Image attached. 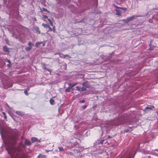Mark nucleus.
Segmentation results:
<instances>
[{"label": "nucleus", "instance_id": "1", "mask_svg": "<svg viewBox=\"0 0 158 158\" xmlns=\"http://www.w3.org/2000/svg\"><path fill=\"white\" fill-rule=\"evenodd\" d=\"M113 6L115 7V9H114V10L116 12V15L120 16L121 15V11L120 10V7H118L116 5L114 4L113 5Z\"/></svg>", "mask_w": 158, "mask_h": 158}, {"label": "nucleus", "instance_id": "2", "mask_svg": "<svg viewBox=\"0 0 158 158\" xmlns=\"http://www.w3.org/2000/svg\"><path fill=\"white\" fill-rule=\"evenodd\" d=\"M136 17H137V16L133 15L132 16L128 17L126 19H125L124 20L125 22L127 23L129 22L132 21Z\"/></svg>", "mask_w": 158, "mask_h": 158}, {"label": "nucleus", "instance_id": "3", "mask_svg": "<svg viewBox=\"0 0 158 158\" xmlns=\"http://www.w3.org/2000/svg\"><path fill=\"white\" fill-rule=\"evenodd\" d=\"M6 110L8 111V114H10V116L14 119V116L12 113L11 111L9 110V109H10V108L8 105L7 104H6Z\"/></svg>", "mask_w": 158, "mask_h": 158}, {"label": "nucleus", "instance_id": "4", "mask_svg": "<svg viewBox=\"0 0 158 158\" xmlns=\"http://www.w3.org/2000/svg\"><path fill=\"white\" fill-rule=\"evenodd\" d=\"M6 149L7 150L9 153L11 154V153H13L15 151V148L14 147H12L11 148H10L8 149L6 148Z\"/></svg>", "mask_w": 158, "mask_h": 158}, {"label": "nucleus", "instance_id": "5", "mask_svg": "<svg viewBox=\"0 0 158 158\" xmlns=\"http://www.w3.org/2000/svg\"><path fill=\"white\" fill-rule=\"evenodd\" d=\"M31 140L32 143L35 142H40V141L39 140H38V139L35 137H32L31 138Z\"/></svg>", "mask_w": 158, "mask_h": 158}, {"label": "nucleus", "instance_id": "6", "mask_svg": "<svg viewBox=\"0 0 158 158\" xmlns=\"http://www.w3.org/2000/svg\"><path fill=\"white\" fill-rule=\"evenodd\" d=\"M41 44H43V46H44L45 45V43H44L42 42H40L36 43L35 44V46L36 47H38V46Z\"/></svg>", "mask_w": 158, "mask_h": 158}, {"label": "nucleus", "instance_id": "7", "mask_svg": "<svg viewBox=\"0 0 158 158\" xmlns=\"http://www.w3.org/2000/svg\"><path fill=\"white\" fill-rule=\"evenodd\" d=\"M154 108V106H148L146 107L145 109H150L151 110Z\"/></svg>", "mask_w": 158, "mask_h": 158}, {"label": "nucleus", "instance_id": "8", "mask_svg": "<svg viewBox=\"0 0 158 158\" xmlns=\"http://www.w3.org/2000/svg\"><path fill=\"white\" fill-rule=\"evenodd\" d=\"M46 156L45 155H43L42 154H40L38 156V158H46Z\"/></svg>", "mask_w": 158, "mask_h": 158}, {"label": "nucleus", "instance_id": "9", "mask_svg": "<svg viewBox=\"0 0 158 158\" xmlns=\"http://www.w3.org/2000/svg\"><path fill=\"white\" fill-rule=\"evenodd\" d=\"M25 144L27 145H30L31 144L30 141L28 139H26L25 140Z\"/></svg>", "mask_w": 158, "mask_h": 158}, {"label": "nucleus", "instance_id": "10", "mask_svg": "<svg viewBox=\"0 0 158 158\" xmlns=\"http://www.w3.org/2000/svg\"><path fill=\"white\" fill-rule=\"evenodd\" d=\"M83 86L86 87V88H89V85H88L87 82H84L82 84Z\"/></svg>", "mask_w": 158, "mask_h": 158}, {"label": "nucleus", "instance_id": "11", "mask_svg": "<svg viewBox=\"0 0 158 158\" xmlns=\"http://www.w3.org/2000/svg\"><path fill=\"white\" fill-rule=\"evenodd\" d=\"M35 30L38 32L39 34L40 33V30L39 28L38 27H35Z\"/></svg>", "mask_w": 158, "mask_h": 158}, {"label": "nucleus", "instance_id": "12", "mask_svg": "<svg viewBox=\"0 0 158 158\" xmlns=\"http://www.w3.org/2000/svg\"><path fill=\"white\" fill-rule=\"evenodd\" d=\"M50 102L51 105H53L54 102V100L52 98H51L50 100Z\"/></svg>", "mask_w": 158, "mask_h": 158}, {"label": "nucleus", "instance_id": "13", "mask_svg": "<svg viewBox=\"0 0 158 158\" xmlns=\"http://www.w3.org/2000/svg\"><path fill=\"white\" fill-rule=\"evenodd\" d=\"M28 45L29 46V47L32 48V47L34 46V44H32L31 42H30L28 44Z\"/></svg>", "mask_w": 158, "mask_h": 158}, {"label": "nucleus", "instance_id": "14", "mask_svg": "<svg viewBox=\"0 0 158 158\" xmlns=\"http://www.w3.org/2000/svg\"><path fill=\"white\" fill-rule=\"evenodd\" d=\"M42 25L45 28H48L49 26L47 24H45L44 23L42 24Z\"/></svg>", "mask_w": 158, "mask_h": 158}, {"label": "nucleus", "instance_id": "15", "mask_svg": "<svg viewBox=\"0 0 158 158\" xmlns=\"http://www.w3.org/2000/svg\"><path fill=\"white\" fill-rule=\"evenodd\" d=\"M48 21H49V22L50 25L51 26H52L53 25V22L51 20L49 19H48Z\"/></svg>", "mask_w": 158, "mask_h": 158}, {"label": "nucleus", "instance_id": "16", "mask_svg": "<svg viewBox=\"0 0 158 158\" xmlns=\"http://www.w3.org/2000/svg\"><path fill=\"white\" fill-rule=\"evenodd\" d=\"M3 48L4 51L8 52V48L6 46L4 47Z\"/></svg>", "mask_w": 158, "mask_h": 158}, {"label": "nucleus", "instance_id": "17", "mask_svg": "<svg viewBox=\"0 0 158 158\" xmlns=\"http://www.w3.org/2000/svg\"><path fill=\"white\" fill-rule=\"evenodd\" d=\"M58 148L60 152L63 151H64V149L62 147H58Z\"/></svg>", "mask_w": 158, "mask_h": 158}, {"label": "nucleus", "instance_id": "18", "mask_svg": "<svg viewBox=\"0 0 158 158\" xmlns=\"http://www.w3.org/2000/svg\"><path fill=\"white\" fill-rule=\"evenodd\" d=\"M3 130L4 129H0V132L2 136L3 135H4V134L2 133Z\"/></svg>", "mask_w": 158, "mask_h": 158}, {"label": "nucleus", "instance_id": "19", "mask_svg": "<svg viewBox=\"0 0 158 158\" xmlns=\"http://www.w3.org/2000/svg\"><path fill=\"white\" fill-rule=\"evenodd\" d=\"M86 87H84L83 86L82 88H81V91H85L86 90Z\"/></svg>", "mask_w": 158, "mask_h": 158}, {"label": "nucleus", "instance_id": "20", "mask_svg": "<svg viewBox=\"0 0 158 158\" xmlns=\"http://www.w3.org/2000/svg\"><path fill=\"white\" fill-rule=\"evenodd\" d=\"M120 9H121L122 10H123L124 11H125L127 9L126 8H123L122 7H120Z\"/></svg>", "mask_w": 158, "mask_h": 158}, {"label": "nucleus", "instance_id": "21", "mask_svg": "<svg viewBox=\"0 0 158 158\" xmlns=\"http://www.w3.org/2000/svg\"><path fill=\"white\" fill-rule=\"evenodd\" d=\"M31 47H28L26 48H25V49L27 51H29L30 50H31Z\"/></svg>", "mask_w": 158, "mask_h": 158}, {"label": "nucleus", "instance_id": "22", "mask_svg": "<svg viewBox=\"0 0 158 158\" xmlns=\"http://www.w3.org/2000/svg\"><path fill=\"white\" fill-rule=\"evenodd\" d=\"M76 89L77 90H78V91H80V89H81V88L78 87V86H77L76 87Z\"/></svg>", "mask_w": 158, "mask_h": 158}, {"label": "nucleus", "instance_id": "23", "mask_svg": "<svg viewBox=\"0 0 158 158\" xmlns=\"http://www.w3.org/2000/svg\"><path fill=\"white\" fill-rule=\"evenodd\" d=\"M78 83H74L72 84V87H73L75 86V85H77Z\"/></svg>", "mask_w": 158, "mask_h": 158}, {"label": "nucleus", "instance_id": "24", "mask_svg": "<svg viewBox=\"0 0 158 158\" xmlns=\"http://www.w3.org/2000/svg\"><path fill=\"white\" fill-rule=\"evenodd\" d=\"M49 28V31H52V28H51L49 26V27H48Z\"/></svg>", "mask_w": 158, "mask_h": 158}, {"label": "nucleus", "instance_id": "25", "mask_svg": "<svg viewBox=\"0 0 158 158\" xmlns=\"http://www.w3.org/2000/svg\"><path fill=\"white\" fill-rule=\"evenodd\" d=\"M53 32L55 33L56 32V30L55 27H53V30H52Z\"/></svg>", "mask_w": 158, "mask_h": 158}, {"label": "nucleus", "instance_id": "26", "mask_svg": "<svg viewBox=\"0 0 158 158\" xmlns=\"http://www.w3.org/2000/svg\"><path fill=\"white\" fill-rule=\"evenodd\" d=\"M16 114H18L19 115V114H21V113L20 112H19V111H16Z\"/></svg>", "mask_w": 158, "mask_h": 158}, {"label": "nucleus", "instance_id": "27", "mask_svg": "<svg viewBox=\"0 0 158 158\" xmlns=\"http://www.w3.org/2000/svg\"><path fill=\"white\" fill-rule=\"evenodd\" d=\"M24 92L25 94H26V95H27L28 94L26 90H25Z\"/></svg>", "mask_w": 158, "mask_h": 158}, {"label": "nucleus", "instance_id": "28", "mask_svg": "<svg viewBox=\"0 0 158 158\" xmlns=\"http://www.w3.org/2000/svg\"><path fill=\"white\" fill-rule=\"evenodd\" d=\"M44 10V11H47L48 12H49L47 10V9H45V8H43Z\"/></svg>", "mask_w": 158, "mask_h": 158}, {"label": "nucleus", "instance_id": "29", "mask_svg": "<svg viewBox=\"0 0 158 158\" xmlns=\"http://www.w3.org/2000/svg\"><path fill=\"white\" fill-rule=\"evenodd\" d=\"M43 17L44 18H48L47 16L46 15H43Z\"/></svg>", "mask_w": 158, "mask_h": 158}, {"label": "nucleus", "instance_id": "30", "mask_svg": "<svg viewBox=\"0 0 158 158\" xmlns=\"http://www.w3.org/2000/svg\"><path fill=\"white\" fill-rule=\"evenodd\" d=\"M52 151V150H46V152H50V151Z\"/></svg>", "mask_w": 158, "mask_h": 158}, {"label": "nucleus", "instance_id": "31", "mask_svg": "<svg viewBox=\"0 0 158 158\" xmlns=\"http://www.w3.org/2000/svg\"><path fill=\"white\" fill-rule=\"evenodd\" d=\"M134 157V156H129L128 157V158H133Z\"/></svg>", "mask_w": 158, "mask_h": 158}, {"label": "nucleus", "instance_id": "32", "mask_svg": "<svg viewBox=\"0 0 158 158\" xmlns=\"http://www.w3.org/2000/svg\"><path fill=\"white\" fill-rule=\"evenodd\" d=\"M84 100H82V101H81L80 102L81 103H83L84 102Z\"/></svg>", "mask_w": 158, "mask_h": 158}, {"label": "nucleus", "instance_id": "33", "mask_svg": "<svg viewBox=\"0 0 158 158\" xmlns=\"http://www.w3.org/2000/svg\"><path fill=\"white\" fill-rule=\"evenodd\" d=\"M5 41H6V42L7 43V44L8 43V40H7V39H6V40H5Z\"/></svg>", "mask_w": 158, "mask_h": 158}, {"label": "nucleus", "instance_id": "34", "mask_svg": "<svg viewBox=\"0 0 158 158\" xmlns=\"http://www.w3.org/2000/svg\"><path fill=\"white\" fill-rule=\"evenodd\" d=\"M2 114H3L4 115H4H6V113H5V112H2Z\"/></svg>", "mask_w": 158, "mask_h": 158}, {"label": "nucleus", "instance_id": "35", "mask_svg": "<svg viewBox=\"0 0 158 158\" xmlns=\"http://www.w3.org/2000/svg\"><path fill=\"white\" fill-rule=\"evenodd\" d=\"M4 116V118L6 119V118H7L6 115H5Z\"/></svg>", "mask_w": 158, "mask_h": 158}, {"label": "nucleus", "instance_id": "36", "mask_svg": "<svg viewBox=\"0 0 158 158\" xmlns=\"http://www.w3.org/2000/svg\"><path fill=\"white\" fill-rule=\"evenodd\" d=\"M7 61L8 63H10V60H7Z\"/></svg>", "mask_w": 158, "mask_h": 158}, {"label": "nucleus", "instance_id": "37", "mask_svg": "<svg viewBox=\"0 0 158 158\" xmlns=\"http://www.w3.org/2000/svg\"><path fill=\"white\" fill-rule=\"evenodd\" d=\"M65 91L66 92H69L68 90L67 89H65Z\"/></svg>", "mask_w": 158, "mask_h": 158}, {"label": "nucleus", "instance_id": "38", "mask_svg": "<svg viewBox=\"0 0 158 158\" xmlns=\"http://www.w3.org/2000/svg\"><path fill=\"white\" fill-rule=\"evenodd\" d=\"M154 151H158V150L157 149H155L154 150Z\"/></svg>", "mask_w": 158, "mask_h": 158}, {"label": "nucleus", "instance_id": "39", "mask_svg": "<svg viewBox=\"0 0 158 158\" xmlns=\"http://www.w3.org/2000/svg\"><path fill=\"white\" fill-rule=\"evenodd\" d=\"M85 107H86V106H84V108H85Z\"/></svg>", "mask_w": 158, "mask_h": 158}, {"label": "nucleus", "instance_id": "40", "mask_svg": "<svg viewBox=\"0 0 158 158\" xmlns=\"http://www.w3.org/2000/svg\"><path fill=\"white\" fill-rule=\"evenodd\" d=\"M101 132H102L103 131L102 130V129L101 130Z\"/></svg>", "mask_w": 158, "mask_h": 158}, {"label": "nucleus", "instance_id": "41", "mask_svg": "<svg viewBox=\"0 0 158 158\" xmlns=\"http://www.w3.org/2000/svg\"><path fill=\"white\" fill-rule=\"evenodd\" d=\"M153 138V137H152V138L151 139H152Z\"/></svg>", "mask_w": 158, "mask_h": 158}, {"label": "nucleus", "instance_id": "42", "mask_svg": "<svg viewBox=\"0 0 158 158\" xmlns=\"http://www.w3.org/2000/svg\"><path fill=\"white\" fill-rule=\"evenodd\" d=\"M125 131L126 132H127V131Z\"/></svg>", "mask_w": 158, "mask_h": 158}, {"label": "nucleus", "instance_id": "43", "mask_svg": "<svg viewBox=\"0 0 158 158\" xmlns=\"http://www.w3.org/2000/svg\"><path fill=\"white\" fill-rule=\"evenodd\" d=\"M88 131H87V132H86V133H87V134H88Z\"/></svg>", "mask_w": 158, "mask_h": 158}, {"label": "nucleus", "instance_id": "44", "mask_svg": "<svg viewBox=\"0 0 158 158\" xmlns=\"http://www.w3.org/2000/svg\"><path fill=\"white\" fill-rule=\"evenodd\" d=\"M35 20H36V19L35 18Z\"/></svg>", "mask_w": 158, "mask_h": 158}]
</instances>
